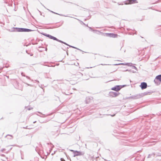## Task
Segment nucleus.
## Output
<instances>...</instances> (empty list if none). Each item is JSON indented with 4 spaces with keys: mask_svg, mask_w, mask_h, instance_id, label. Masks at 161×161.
Listing matches in <instances>:
<instances>
[{
    "mask_svg": "<svg viewBox=\"0 0 161 161\" xmlns=\"http://www.w3.org/2000/svg\"><path fill=\"white\" fill-rule=\"evenodd\" d=\"M18 32H29L32 31V30L24 28H19L17 27H13L11 29V31L14 32L16 31Z\"/></svg>",
    "mask_w": 161,
    "mask_h": 161,
    "instance_id": "nucleus-1",
    "label": "nucleus"
},
{
    "mask_svg": "<svg viewBox=\"0 0 161 161\" xmlns=\"http://www.w3.org/2000/svg\"><path fill=\"white\" fill-rule=\"evenodd\" d=\"M154 81L156 85H159L160 84V82H161V75L157 76Z\"/></svg>",
    "mask_w": 161,
    "mask_h": 161,
    "instance_id": "nucleus-2",
    "label": "nucleus"
},
{
    "mask_svg": "<svg viewBox=\"0 0 161 161\" xmlns=\"http://www.w3.org/2000/svg\"><path fill=\"white\" fill-rule=\"evenodd\" d=\"M125 86V85H123V86L116 85L112 88H111V90L118 92V91H119L123 87Z\"/></svg>",
    "mask_w": 161,
    "mask_h": 161,
    "instance_id": "nucleus-3",
    "label": "nucleus"
},
{
    "mask_svg": "<svg viewBox=\"0 0 161 161\" xmlns=\"http://www.w3.org/2000/svg\"><path fill=\"white\" fill-rule=\"evenodd\" d=\"M70 151L73 153L74 155V157H75L77 156H80L83 155L84 153L83 152L78 151H75L73 150H70Z\"/></svg>",
    "mask_w": 161,
    "mask_h": 161,
    "instance_id": "nucleus-4",
    "label": "nucleus"
},
{
    "mask_svg": "<svg viewBox=\"0 0 161 161\" xmlns=\"http://www.w3.org/2000/svg\"><path fill=\"white\" fill-rule=\"evenodd\" d=\"M120 94V93L119 92H110L108 94L109 96L112 97H117Z\"/></svg>",
    "mask_w": 161,
    "mask_h": 161,
    "instance_id": "nucleus-5",
    "label": "nucleus"
},
{
    "mask_svg": "<svg viewBox=\"0 0 161 161\" xmlns=\"http://www.w3.org/2000/svg\"><path fill=\"white\" fill-rule=\"evenodd\" d=\"M43 35L45 36L49 37L51 39H53V40L56 41H58V39L57 38L49 34H47L46 33H44L43 34Z\"/></svg>",
    "mask_w": 161,
    "mask_h": 161,
    "instance_id": "nucleus-6",
    "label": "nucleus"
},
{
    "mask_svg": "<svg viewBox=\"0 0 161 161\" xmlns=\"http://www.w3.org/2000/svg\"><path fill=\"white\" fill-rule=\"evenodd\" d=\"M138 3L136 0H128L126 3H125V4H131L134 3Z\"/></svg>",
    "mask_w": 161,
    "mask_h": 161,
    "instance_id": "nucleus-7",
    "label": "nucleus"
},
{
    "mask_svg": "<svg viewBox=\"0 0 161 161\" xmlns=\"http://www.w3.org/2000/svg\"><path fill=\"white\" fill-rule=\"evenodd\" d=\"M105 36H107L109 37H114L115 38L116 37L117 35L116 34H114L113 33H106L105 34Z\"/></svg>",
    "mask_w": 161,
    "mask_h": 161,
    "instance_id": "nucleus-8",
    "label": "nucleus"
},
{
    "mask_svg": "<svg viewBox=\"0 0 161 161\" xmlns=\"http://www.w3.org/2000/svg\"><path fill=\"white\" fill-rule=\"evenodd\" d=\"M142 89H144L146 88L147 86V85L146 83L145 82H142L140 86Z\"/></svg>",
    "mask_w": 161,
    "mask_h": 161,
    "instance_id": "nucleus-9",
    "label": "nucleus"
},
{
    "mask_svg": "<svg viewBox=\"0 0 161 161\" xmlns=\"http://www.w3.org/2000/svg\"><path fill=\"white\" fill-rule=\"evenodd\" d=\"M141 97V96L140 95H136L134 96H131L129 97L128 98H132L133 99H137Z\"/></svg>",
    "mask_w": 161,
    "mask_h": 161,
    "instance_id": "nucleus-10",
    "label": "nucleus"
},
{
    "mask_svg": "<svg viewBox=\"0 0 161 161\" xmlns=\"http://www.w3.org/2000/svg\"><path fill=\"white\" fill-rule=\"evenodd\" d=\"M92 99V97H87L85 101L86 103H89L90 102V101Z\"/></svg>",
    "mask_w": 161,
    "mask_h": 161,
    "instance_id": "nucleus-11",
    "label": "nucleus"
},
{
    "mask_svg": "<svg viewBox=\"0 0 161 161\" xmlns=\"http://www.w3.org/2000/svg\"><path fill=\"white\" fill-rule=\"evenodd\" d=\"M151 92H146L143 93H142V95L143 96H145L147 95L148 94H150Z\"/></svg>",
    "mask_w": 161,
    "mask_h": 161,
    "instance_id": "nucleus-12",
    "label": "nucleus"
},
{
    "mask_svg": "<svg viewBox=\"0 0 161 161\" xmlns=\"http://www.w3.org/2000/svg\"><path fill=\"white\" fill-rule=\"evenodd\" d=\"M58 41H57L58 42H60L62 43H64V44H65V45H67V46H69V45L68 44H67L66 43H65V42H63V41H62L61 40H59V39H58Z\"/></svg>",
    "mask_w": 161,
    "mask_h": 161,
    "instance_id": "nucleus-13",
    "label": "nucleus"
},
{
    "mask_svg": "<svg viewBox=\"0 0 161 161\" xmlns=\"http://www.w3.org/2000/svg\"><path fill=\"white\" fill-rule=\"evenodd\" d=\"M47 9L48 10H49V11H50V12H51L52 13H54V14H58V15H60V16H63V15L62 14H57V13H55V12H53V11H51V10H49V9ZM65 16V17H67V16Z\"/></svg>",
    "mask_w": 161,
    "mask_h": 161,
    "instance_id": "nucleus-14",
    "label": "nucleus"
},
{
    "mask_svg": "<svg viewBox=\"0 0 161 161\" xmlns=\"http://www.w3.org/2000/svg\"><path fill=\"white\" fill-rule=\"evenodd\" d=\"M152 155H153V156H155V154L154 153H153V154H149L148 155V158H151V156H152Z\"/></svg>",
    "mask_w": 161,
    "mask_h": 161,
    "instance_id": "nucleus-15",
    "label": "nucleus"
},
{
    "mask_svg": "<svg viewBox=\"0 0 161 161\" xmlns=\"http://www.w3.org/2000/svg\"><path fill=\"white\" fill-rule=\"evenodd\" d=\"M64 89H61V91H62V92L63 93L65 94L66 95H69V94L66 93L64 92Z\"/></svg>",
    "mask_w": 161,
    "mask_h": 161,
    "instance_id": "nucleus-16",
    "label": "nucleus"
},
{
    "mask_svg": "<svg viewBox=\"0 0 161 161\" xmlns=\"http://www.w3.org/2000/svg\"><path fill=\"white\" fill-rule=\"evenodd\" d=\"M132 64L131 63H127L125 64L126 65H127L128 66H132Z\"/></svg>",
    "mask_w": 161,
    "mask_h": 161,
    "instance_id": "nucleus-17",
    "label": "nucleus"
},
{
    "mask_svg": "<svg viewBox=\"0 0 161 161\" xmlns=\"http://www.w3.org/2000/svg\"><path fill=\"white\" fill-rule=\"evenodd\" d=\"M10 136V137H11V138H9V139H11L13 138V136L12 135H7L6 136Z\"/></svg>",
    "mask_w": 161,
    "mask_h": 161,
    "instance_id": "nucleus-18",
    "label": "nucleus"
},
{
    "mask_svg": "<svg viewBox=\"0 0 161 161\" xmlns=\"http://www.w3.org/2000/svg\"><path fill=\"white\" fill-rule=\"evenodd\" d=\"M125 65V64L120 63V64H115V65Z\"/></svg>",
    "mask_w": 161,
    "mask_h": 161,
    "instance_id": "nucleus-19",
    "label": "nucleus"
},
{
    "mask_svg": "<svg viewBox=\"0 0 161 161\" xmlns=\"http://www.w3.org/2000/svg\"><path fill=\"white\" fill-rule=\"evenodd\" d=\"M21 75L22 76H25V74H24L23 72H22L21 73Z\"/></svg>",
    "mask_w": 161,
    "mask_h": 161,
    "instance_id": "nucleus-20",
    "label": "nucleus"
},
{
    "mask_svg": "<svg viewBox=\"0 0 161 161\" xmlns=\"http://www.w3.org/2000/svg\"><path fill=\"white\" fill-rule=\"evenodd\" d=\"M132 69H135L137 70V69L135 66H132Z\"/></svg>",
    "mask_w": 161,
    "mask_h": 161,
    "instance_id": "nucleus-21",
    "label": "nucleus"
},
{
    "mask_svg": "<svg viewBox=\"0 0 161 161\" xmlns=\"http://www.w3.org/2000/svg\"><path fill=\"white\" fill-rule=\"evenodd\" d=\"M32 108H33L32 107H29V108H28V110H31V109H32Z\"/></svg>",
    "mask_w": 161,
    "mask_h": 161,
    "instance_id": "nucleus-22",
    "label": "nucleus"
},
{
    "mask_svg": "<svg viewBox=\"0 0 161 161\" xmlns=\"http://www.w3.org/2000/svg\"><path fill=\"white\" fill-rule=\"evenodd\" d=\"M25 77H26V78H27L28 79H29V80H31V79L30 78V77L27 76H25Z\"/></svg>",
    "mask_w": 161,
    "mask_h": 161,
    "instance_id": "nucleus-23",
    "label": "nucleus"
},
{
    "mask_svg": "<svg viewBox=\"0 0 161 161\" xmlns=\"http://www.w3.org/2000/svg\"><path fill=\"white\" fill-rule=\"evenodd\" d=\"M61 161H65V160L63 158H61Z\"/></svg>",
    "mask_w": 161,
    "mask_h": 161,
    "instance_id": "nucleus-24",
    "label": "nucleus"
},
{
    "mask_svg": "<svg viewBox=\"0 0 161 161\" xmlns=\"http://www.w3.org/2000/svg\"><path fill=\"white\" fill-rule=\"evenodd\" d=\"M5 149H1V151L2 152H3L4 151H5Z\"/></svg>",
    "mask_w": 161,
    "mask_h": 161,
    "instance_id": "nucleus-25",
    "label": "nucleus"
},
{
    "mask_svg": "<svg viewBox=\"0 0 161 161\" xmlns=\"http://www.w3.org/2000/svg\"><path fill=\"white\" fill-rule=\"evenodd\" d=\"M72 47H73V48H76V49H78V50H80V49H78V48H76V47H74L73 46Z\"/></svg>",
    "mask_w": 161,
    "mask_h": 161,
    "instance_id": "nucleus-26",
    "label": "nucleus"
},
{
    "mask_svg": "<svg viewBox=\"0 0 161 161\" xmlns=\"http://www.w3.org/2000/svg\"><path fill=\"white\" fill-rule=\"evenodd\" d=\"M136 32H135V33H132V35H134V34H136Z\"/></svg>",
    "mask_w": 161,
    "mask_h": 161,
    "instance_id": "nucleus-27",
    "label": "nucleus"
},
{
    "mask_svg": "<svg viewBox=\"0 0 161 161\" xmlns=\"http://www.w3.org/2000/svg\"><path fill=\"white\" fill-rule=\"evenodd\" d=\"M41 4L42 5V6H43L45 8H46V7L44 6V5L43 4H42L41 3Z\"/></svg>",
    "mask_w": 161,
    "mask_h": 161,
    "instance_id": "nucleus-28",
    "label": "nucleus"
},
{
    "mask_svg": "<svg viewBox=\"0 0 161 161\" xmlns=\"http://www.w3.org/2000/svg\"><path fill=\"white\" fill-rule=\"evenodd\" d=\"M38 113H39L40 114H42V113L40 112H38Z\"/></svg>",
    "mask_w": 161,
    "mask_h": 161,
    "instance_id": "nucleus-29",
    "label": "nucleus"
},
{
    "mask_svg": "<svg viewBox=\"0 0 161 161\" xmlns=\"http://www.w3.org/2000/svg\"><path fill=\"white\" fill-rule=\"evenodd\" d=\"M125 71H131V70H128V69H127V70H125Z\"/></svg>",
    "mask_w": 161,
    "mask_h": 161,
    "instance_id": "nucleus-30",
    "label": "nucleus"
},
{
    "mask_svg": "<svg viewBox=\"0 0 161 161\" xmlns=\"http://www.w3.org/2000/svg\"><path fill=\"white\" fill-rule=\"evenodd\" d=\"M28 86H32L31 85H30V84H26Z\"/></svg>",
    "mask_w": 161,
    "mask_h": 161,
    "instance_id": "nucleus-31",
    "label": "nucleus"
},
{
    "mask_svg": "<svg viewBox=\"0 0 161 161\" xmlns=\"http://www.w3.org/2000/svg\"><path fill=\"white\" fill-rule=\"evenodd\" d=\"M39 86H40V87H41V88H42V85H41V86H40V85H39Z\"/></svg>",
    "mask_w": 161,
    "mask_h": 161,
    "instance_id": "nucleus-32",
    "label": "nucleus"
},
{
    "mask_svg": "<svg viewBox=\"0 0 161 161\" xmlns=\"http://www.w3.org/2000/svg\"><path fill=\"white\" fill-rule=\"evenodd\" d=\"M33 55V54L32 53H31V54H30L31 56H32Z\"/></svg>",
    "mask_w": 161,
    "mask_h": 161,
    "instance_id": "nucleus-33",
    "label": "nucleus"
},
{
    "mask_svg": "<svg viewBox=\"0 0 161 161\" xmlns=\"http://www.w3.org/2000/svg\"><path fill=\"white\" fill-rule=\"evenodd\" d=\"M70 47H72L73 46H70V45H69V46Z\"/></svg>",
    "mask_w": 161,
    "mask_h": 161,
    "instance_id": "nucleus-34",
    "label": "nucleus"
},
{
    "mask_svg": "<svg viewBox=\"0 0 161 161\" xmlns=\"http://www.w3.org/2000/svg\"><path fill=\"white\" fill-rule=\"evenodd\" d=\"M27 126H26V127H23L24 128H25V129H27Z\"/></svg>",
    "mask_w": 161,
    "mask_h": 161,
    "instance_id": "nucleus-35",
    "label": "nucleus"
},
{
    "mask_svg": "<svg viewBox=\"0 0 161 161\" xmlns=\"http://www.w3.org/2000/svg\"><path fill=\"white\" fill-rule=\"evenodd\" d=\"M89 28L90 29H91V30H92V28L91 27H89Z\"/></svg>",
    "mask_w": 161,
    "mask_h": 161,
    "instance_id": "nucleus-36",
    "label": "nucleus"
},
{
    "mask_svg": "<svg viewBox=\"0 0 161 161\" xmlns=\"http://www.w3.org/2000/svg\"><path fill=\"white\" fill-rule=\"evenodd\" d=\"M36 80V81H37V82L38 83L39 82V81H38V80Z\"/></svg>",
    "mask_w": 161,
    "mask_h": 161,
    "instance_id": "nucleus-37",
    "label": "nucleus"
},
{
    "mask_svg": "<svg viewBox=\"0 0 161 161\" xmlns=\"http://www.w3.org/2000/svg\"><path fill=\"white\" fill-rule=\"evenodd\" d=\"M129 35H131L132 34H131V33H129Z\"/></svg>",
    "mask_w": 161,
    "mask_h": 161,
    "instance_id": "nucleus-38",
    "label": "nucleus"
},
{
    "mask_svg": "<svg viewBox=\"0 0 161 161\" xmlns=\"http://www.w3.org/2000/svg\"><path fill=\"white\" fill-rule=\"evenodd\" d=\"M26 52L28 54H29V53H27V50H26Z\"/></svg>",
    "mask_w": 161,
    "mask_h": 161,
    "instance_id": "nucleus-39",
    "label": "nucleus"
},
{
    "mask_svg": "<svg viewBox=\"0 0 161 161\" xmlns=\"http://www.w3.org/2000/svg\"><path fill=\"white\" fill-rule=\"evenodd\" d=\"M36 122V121H35L33 122V123H35Z\"/></svg>",
    "mask_w": 161,
    "mask_h": 161,
    "instance_id": "nucleus-40",
    "label": "nucleus"
},
{
    "mask_svg": "<svg viewBox=\"0 0 161 161\" xmlns=\"http://www.w3.org/2000/svg\"><path fill=\"white\" fill-rule=\"evenodd\" d=\"M47 48H46V49H45V50L46 51H47Z\"/></svg>",
    "mask_w": 161,
    "mask_h": 161,
    "instance_id": "nucleus-41",
    "label": "nucleus"
},
{
    "mask_svg": "<svg viewBox=\"0 0 161 161\" xmlns=\"http://www.w3.org/2000/svg\"><path fill=\"white\" fill-rule=\"evenodd\" d=\"M115 115V114H114V115H111V116H114Z\"/></svg>",
    "mask_w": 161,
    "mask_h": 161,
    "instance_id": "nucleus-42",
    "label": "nucleus"
},
{
    "mask_svg": "<svg viewBox=\"0 0 161 161\" xmlns=\"http://www.w3.org/2000/svg\"><path fill=\"white\" fill-rule=\"evenodd\" d=\"M35 114H36L37 115H38L37 114H36V113H35Z\"/></svg>",
    "mask_w": 161,
    "mask_h": 161,
    "instance_id": "nucleus-43",
    "label": "nucleus"
},
{
    "mask_svg": "<svg viewBox=\"0 0 161 161\" xmlns=\"http://www.w3.org/2000/svg\"><path fill=\"white\" fill-rule=\"evenodd\" d=\"M127 30H130V29H127Z\"/></svg>",
    "mask_w": 161,
    "mask_h": 161,
    "instance_id": "nucleus-44",
    "label": "nucleus"
},
{
    "mask_svg": "<svg viewBox=\"0 0 161 161\" xmlns=\"http://www.w3.org/2000/svg\"><path fill=\"white\" fill-rule=\"evenodd\" d=\"M80 75H82V74L80 73Z\"/></svg>",
    "mask_w": 161,
    "mask_h": 161,
    "instance_id": "nucleus-45",
    "label": "nucleus"
},
{
    "mask_svg": "<svg viewBox=\"0 0 161 161\" xmlns=\"http://www.w3.org/2000/svg\"><path fill=\"white\" fill-rule=\"evenodd\" d=\"M40 117H43L42 116H40Z\"/></svg>",
    "mask_w": 161,
    "mask_h": 161,
    "instance_id": "nucleus-46",
    "label": "nucleus"
},
{
    "mask_svg": "<svg viewBox=\"0 0 161 161\" xmlns=\"http://www.w3.org/2000/svg\"><path fill=\"white\" fill-rule=\"evenodd\" d=\"M38 11H39V12H40L39 10H38Z\"/></svg>",
    "mask_w": 161,
    "mask_h": 161,
    "instance_id": "nucleus-47",
    "label": "nucleus"
},
{
    "mask_svg": "<svg viewBox=\"0 0 161 161\" xmlns=\"http://www.w3.org/2000/svg\"><path fill=\"white\" fill-rule=\"evenodd\" d=\"M1 69H0V70H1Z\"/></svg>",
    "mask_w": 161,
    "mask_h": 161,
    "instance_id": "nucleus-48",
    "label": "nucleus"
},
{
    "mask_svg": "<svg viewBox=\"0 0 161 161\" xmlns=\"http://www.w3.org/2000/svg\"><path fill=\"white\" fill-rule=\"evenodd\" d=\"M70 161H71V160H70Z\"/></svg>",
    "mask_w": 161,
    "mask_h": 161,
    "instance_id": "nucleus-49",
    "label": "nucleus"
}]
</instances>
